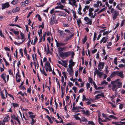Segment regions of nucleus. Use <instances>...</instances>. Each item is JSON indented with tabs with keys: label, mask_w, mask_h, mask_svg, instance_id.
<instances>
[{
	"label": "nucleus",
	"mask_w": 125,
	"mask_h": 125,
	"mask_svg": "<svg viewBox=\"0 0 125 125\" xmlns=\"http://www.w3.org/2000/svg\"><path fill=\"white\" fill-rule=\"evenodd\" d=\"M42 29H40V31H38V33L39 35V36H40V34H42Z\"/></svg>",
	"instance_id": "nucleus-48"
},
{
	"label": "nucleus",
	"mask_w": 125,
	"mask_h": 125,
	"mask_svg": "<svg viewBox=\"0 0 125 125\" xmlns=\"http://www.w3.org/2000/svg\"><path fill=\"white\" fill-rule=\"evenodd\" d=\"M107 82L105 80H104L101 82V84L102 85L104 84H107Z\"/></svg>",
	"instance_id": "nucleus-53"
},
{
	"label": "nucleus",
	"mask_w": 125,
	"mask_h": 125,
	"mask_svg": "<svg viewBox=\"0 0 125 125\" xmlns=\"http://www.w3.org/2000/svg\"><path fill=\"white\" fill-rule=\"evenodd\" d=\"M72 110H73L75 111L76 112H79L78 109V106H76L73 107Z\"/></svg>",
	"instance_id": "nucleus-29"
},
{
	"label": "nucleus",
	"mask_w": 125,
	"mask_h": 125,
	"mask_svg": "<svg viewBox=\"0 0 125 125\" xmlns=\"http://www.w3.org/2000/svg\"><path fill=\"white\" fill-rule=\"evenodd\" d=\"M88 15L89 17H91V18H93V13L92 12H89Z\"/></svg>",
	"instance_id": "nucleus-36"
},
{
	"label": "nucleus",
	"mask_w": 125,
	"mask_h": 125,
	"mask_svg": "<svg viewBox=\"0 0 125 125\" xmlns=\"http://www.w3.org/2000/svg\"><path fill=\"white\" fill-rule=\"evenodd\" d=\"M32 121L31 122V124L33 125V124L35 123V121L33 119H32Z\"/></svg>",
	"instance_id": "nucleus-61"
},
{
	"label": "nucleus",
	"mask_w": 125,
	"mask_h": 125,
	"mask_svg": "<svg viewBox=\"0 0 125 125\" xmlns=\"http://www.w3.org/2000/svg\"><path fill=\"white\" fill-rule=\"evenodd\" d=\"M90 7V6L88 5H86L85 6L84 8L83 9V11L85 12L86 10H88Z\"/></svg>",
	"instance_id": "nucleus-27"
},
{
	"label": "nucleus",
	"mask_w": 125,
	"mask_h": 125,
	"mask_svg": "<svg viewBox=\"0 0 125 125\" xmlns=\"http://www.w3.org/2000/svg\"><path fill=\"white\" fill-rule=\"evenodd\" d=\"M9 25L10 26H16L19 28H21V27L20 26L18 25H17L16 24H9Z\"/></svg>",
	"instance_id": "nucleus-33"
},
{
	"label": "nucleus",
	"mask_w": 125,
	"mask_h": 125,
	"mask_svg": "<svg viewBox=\"0 0 125 125\" xmlns=\"http://www.w3.org/2000/svg\"><path fill=\"white\" fill-rule=\"evenodd\" d=\"M6 75V74H4V73H2L0 76V77L1 78L3 79L5 82L6 83V81L5 80V76Z\"/></svg>",
	"instance_id": "nucleus-19"
},
{
	"label": "nucleus",
	"mask_w": 125,
	"mask_h": 125,
	"mask_svg": "<svg viewBox=\"0 0 125 125\" xmlns=\"http://www.w3.org/2000/svg\"><path fill=\"white\" fill-rule=\"evenodd\" d=\"M4 49L6 51H10V49L7 47H4Z\"/></svg>",
	"instance_id": "nucleus-58"
},
{
	"label": "nucleus",
	"mask_w": 125,
	"mask_h": 125,
	"mask_svg": "<svg viewBox=\"0 0 125 125\" xmlns=\"http://www.w3.org/2000/svg\"><path fill=\"white\" fill-rule=\"evenodd\" d=\"M40 40L39 42H42V40L43 39V36H42V35H41V36L40 35Z\"/></svg>",
	"instance_id": "nucleus-55"
},
{
	"label": "nucleus",
	"mask_w": 125,
	"mask_h": 125,
	"mask_svg": "<svg viewBox=\"0 0 125 125\" xmlns=\"http://www.w3.org/2000/svg\"><path fill=\"white\" fill-rule=\"evenodd\" d=\"M18 0H13L11 2V4L15 5L17 4L18 2Z\"/></svg>",
	"instance_id": "nucleus-26"
},
{
	"label": "nucleus",
	"mask_w": 125,
	"mask_h": 125,
	"mask_svg": "<svg viewBox=\"0 0 125 125\" xmlns=\"http://www.w3.org/2000/svg\"><path fill=\"white\" fill-rule=\"evenodd\" d=\"M100 71H98L97 69V73L96 74L98 75L100 78H101V76L103 75L104 74L103 73V72H100Z\"/></svg>",
	"instance_id": "nucleus-13"
},
{
	"label": "nucleus",
	"mask_w": 125,
	"mask_h": 125,
	"mask_svg": "<svg viewBox=\"0 0 125 125\" xmlns=\"http://www.w3.org/2000/svg\"><path fill=\"white\" fill-rule=\"evenodd\" d=\"M19 52L21 54V56L22 57L23 56V54L22 52V49H20L19 50Z\"/></svg>",
	"instance_id": "nucleus-43"
},
{
	"label": "nucleus",
	"mask_w": 125,
	"mask_h": 125,
	"mask_svg": "<svg viewBox=\"0 0 125 125\" xmlns=\"http://www.w3.org/2000/svg\"><path fill=\"white\" fill-rule=\"evenodd\" d=\"M84 21L86 22H87L86 23V24H89L90 25H91L92 24V19H90L87 17H86L84 18Z\"/></svg>",
	"instance_id": "nucleus-3"
},
{
	"label": "nucleus",
	"mask_w": 125,
	"mask_h": 125,
	"mask_svg": "<svg viewBox=\"0 0 125 125\" xmlns=\"http://www.w3.org/2000/svg\"><path fill=\"white\" fill-rule=\"evenodd\" d=\"M89 80L90 83L91 84L92 83L93 81L92 78H91L89 77Z\"/></svg>",
	"instance_id": "nucleus-52"
},
{
	"label": "nucleus",
	"mask_w": 125,
	"mask_h": 125,
	"mask_svg": "<svg viewBox=\"0 0 125 125\" xmlns=\"http://www.w3.org/2000/svg\"><path fill=\"white\" fill-rule=\"evenodd\" d=\"M94 10L93 8H90L89 10V12H92Z\"/></svg>",
	"instance_id": "nucleus-63"
},
{
	"label": "nucleus",
	"mask_w": 125,
	"mask_h": 125,
	"mask_svg": "<svg viewBox=\"0 0 125 125\" xmlns=\"http://www.w3.org/2000/svg\"><path fill=\"white\" fill-rule=\"evenodd\" d=\"M123 105L122 104H121L119 106V108L120 109H122L123 108Z\"/></svg>",
	"instance_id": "nucleus-64"
},
{
	"label": "nucleus",
	"mask_w": 125,
	"mask_h": 125,
	"mask_svg": "<svg viewBox=\"0 0 125 125\" xmlns=\"http://www.w3.org/2000/svg\"><path fill=\"white\" fill-rule=\"evenodd\" d=\"M95 99H98L101 97H104V95L103 93H102L100 94H98L95 96Z\"/></svg>",
	"instance_id": "nucleus-10"
},
{
	"label": "nucleus",
	"mask_w": 125,
	"mask_h": 125,
	"mask_svg": "<svg viewBox=\"0 0 125 125\" xmlns=\"http://www.w3.org/2000/svg\"><path fill=\"white\" fill-rule=\"evenodd\" d=\"M97 51V49H95L94 50H92V52L93 54L95 53Z\"/></svg>",
	"instance_id": "nucleus-54"
},
{
	"label": "nucleus",
	"mask_w": 125,
	"mask_h": 125,
	"mask_svg": "<svg viewBox=\"0 0 125 125\" xmlns=\"http://www.w3.org/2000/svg\"><path fill=\"white\" fill-rule=\"evenodd\" d=\"M53 15H52V17L51 18V21L50 22V23L51 24H54L55 21V17L54 16H53Z\"/></svg>",
	"instance_id": "nucleus-12"
},
{
	"label": "nucleus",
	"mask_w": 125,
	"mask_h": 125,
	"mask_svg": "<svg viewBox=\"0 0 125 125\" xmlns=\"http://www.w3.org/2000/svg\"><path fill=\"white\" fill-rule=\"evenodd\" d=\"M114 63L116 65H117V58H115L114 59Z\"/></svg>",
	"instance_id": "nucleus-40"
},
{
	"label": "nucleus",
	"mask_w": 125,
	"mask_h": 125,
	"mask_svg": "<svg viewBox=\"0 0 125 125\" xmlns=\"http://www.w3.org/2000/svg\"><path fill=\"white\" fill-rule=\"evenodd\" d=\"M10 117L9 115H7L6 117H5L3 120V121L4 123L8 122L9 121V119Z\"/></svg>",
	"instance_id": "nucleus-15"
},
{
	"label": "nucleus",
	"mask_w": 125,
	"mask_h": 125,
	"mask_svg": "<svg viewBox=\"0 0 125 125\" xmlns=\"http://www.w3.org/2000/svg\"><path fill=\"white\" fill-rule=\"evenodd\" d=\"M76 0H69V4L71 5L72 6H77V5H76Z\"/></svg>",
	"instance_id": "nucleus-6"
},
{
	"label": "nucleus",
	"mask_w": 125,
	"mask_h": 125,
	"mask_svg": "<svg viewBox=\"0 0 125 125\" xmlns=\"http://www.w3.org/2000/svg\"><path fill=\"white\" fill-rule=\"evenodd\" d=\"M88 123L86 124V125H95V124L94 122L92 121H88Z\"/></svg>",
	"instance_id": "nucleus-30"
},
{
	"label": "nucleus",
	"mask_w": 125,
	"mask_h": 125,
	"mask_svg": "<svg viewBox=\"0 0 125 125\" xmlns=\"http://www.w3.org/2000/svg\"><path fill=\"white\" fill-rule=\"evenodd\" d=\"M19 94H21L22 96L23 97L24 95V94H22V92L21 91H20L19 92H18L17 94V95H18Z\"/></svg>",
	"instance_id": "nucleus-56"
},
{
	"label": "nucleus",
	"mask_w": 125,
	"mask_h": 125,
	"mask_svg": "<svg viewBox=\"0 0 125 125\" xmlns=\"http://www.w3.org/2000/svg\"><path fill=\"white\" fill-rule=\"evenodd\" d=\"M12 104L13 107L14 108L18 107L19 106V104L17 103H12Z\"/></svg>",
	"instance_id": "nucleus-32"
},
{
	"label": "nucleus",
	"mask_w": 125,
	"mask_h": 125,
	"mask_svg": "<svg viewBox=\"0 0 125 125\" xmlns=\"http://www.w3.org/2000/svg\"><path fill=\"white\" fill-rule=\"evenodd\" d=\"M2 10H3L8 7L10 6V5L9 3L7 2L5 3L2 4Z\"/></svg>",
	"instance_id": "nucleus-9"
},
{
	"label": "nucleus",
	"mask_w": 125,
	"mask_h": 125,
	"mask_svg": "<svg viewBox=\"0 0 125 125\" xmlns=\"http://www.w3.org/2000/svg\"><path fill=\"white\" fill-rule=\"evenodd\" d=\"M73 16L74 17V19H75L76 18V15L75 13V12L73 10Z\"/></svg>",
	"instance_id": "nucleus-41"
},
{
	"label": "nucleus",
	"mask_w": 125,
	"mask_h": 125,
	"mask_svg": "<svg viewBox=\"0 0 125 125\" xmlns=\"http://www.w3.org/2000/svg\"><path fill=\"white\" fill-rule=\"evenodd\" d=\"M62 61L63 62V63H62V65L65 67H67V61L66 60L63 61L62 60Z\"/></svg>",
	"instance_id": "nucleus-17"
},
{
	"label": "nucleus",
	"mask_w": 125,
	"mask_h": 125,
	"mask_svg": "<svg viewBox=\"0 0 125 125\" xmlns=\"http://www.w3.org/2000/svg\"><path fill=\"white\" fill-rule=\"evenodd\" d=\"M113 13L112 14L113 15L112 18L114 20H115L117 16L118 15L119 13V11L116 10H115V12Z\"/></svg>",
	"instance_id": "nucleus-7"
},
{
	"label": "nucleus",
	"mask_w": 125,
	"mask_h": 125,
	"mask_svg": "<svg viewBox=\"0 0 125 125\" xmlns=\"http://www.w3.org/2000/svg\"><path fill=\"white\" fill-rule=\"evenodd\" d=\"M59 14L60 15L64 17H66V15L65 12H60V13Z\"/></svg>",
	"instance_id": "nucleus-28"
},
{
	"label": "nucleus",
	"mask_w": 125,
	"mask_h": 125,
	"mask_svg": "<svg viewBox=\"0 0 125 125\" xmlns=\"http://www.w3.org/2000/svg\"><path fill=\"white\" fill-rule=\"evenodd\" d=\"M58 32L60 33V36L62 37H63L65 35V33L63 31L58 30Z\"/></svg>",
	"instance_id": "nucleus-16"
},
{
	"label": "nucleus",
	"mask_w": 125,
	"mask_h": 125,
	"mask_svg": "<svg viewBox=\"0 0 125 125\" xmlns=\"http://www.w3.org/2000/svg\"><path fill=\"white\" fill-rule=\"evenodd\" d=\"M107 8L106 7H105L104 8L101 9L100 10V12H102L103 11H104L105 10V9Z\"/></svg>",
	"instance_id": "nucleus-49"
},
{
	"label": "nucleus",
	"mask_w": 125,
	"mask_h": 125,
	"mask_svg": "<svg viewBox=\"0 0 125 125\" xmlns=\"http://www.w3.org/2000/svg\"><path fill=\"white\" fill-rule=\"evenodd\" d=\"M15 34L18 35L19 34V32L18 31H16L14 30L13 32Z\"/></svg>",
	"instance_id": "nucleus-57"
},
{
	"label": "nucleus",
	"mask_w": 125,
	"mask_h": 125,
	"mask_svg": "<svg viewBox=\"0 0 125 125\" xmlns=\"http://www.w3.org/2000/svg\"><path fill=\"white\" fill-rule=\"evenodd\" d=\"M82 121L83 122L87 123L88 122V121L86 118L84 117H81Z\"/></svg>",
	"instance_id": "nucleus-25"
},
{
	"label": "nucleus",
	"mask_w": 125,
	"mask_h": 125,
	"mask_svg": "<svg viewBox=\"0 0 125 125\" xmlns=\"http://www.w3.org/2000/svg\"><path fill=\"white\" fill-rule=\"evenodd\" d=\"M58 52H59V54L60 55V56H61V54L62 53H63V52H62L63 51L62 48L60 47H59L57 48Z\"/></svg>",
	"instance_id": "nucleus-14"
},
{
	"label": "nucleus",
	"mask_w": 125,
	"mask_h": 125,
	"mask_svg": "<svg viewBox=\"0 0 125 125\" xmlns=\"http://www.w3.org/2000/svg\"><path fill=\"white\" fill-rule=\"evenodd\" d=\"M21 40L23 39L24 38V34L22 32L21 33Z\"/></svg>",
	"instance_id": "nucleus-47"
},
{
	"label": "nucleus",
	"mask_w": 125,
	"mask_h": 125,
	"mask_svg": "<svg viewBox=\"0 0 125 125\" xmlns=\"http://www.w3.org/2000/svg\"><path fill=\"white\" fill-rule=\"evenodd\" d=\"M69 63L70 64L68 66H69L70 67L72 68H73V67L74 66L75 63V62H73V60L72 59L69 60Z\"/></svg>",
	"instance_id": "nucleus-11"
},
{
	"label": "nucleus",
	"mask_w": 125,
	"mask_h": 125,
	"mask_svg": "<svg viewBox=\"0 0 125 125\" xmlns=\"http://www.w3.org/2000/svg\"><path fill=\"white\" fill-rule=\"evenodd\" d=\"M86 87L87 89H88L90 87V84L89 83H87L86 84Z\"/></svg>",
	"instance_id": "nucleus-42"
},
{
	"label": "nucleus",
	"mask_w": 125,
	"mask_h": 125,
	"mask_svg": "<svg viewBox=\"0 0 125 125\" xmlns=\"http://www.w3.org/2000/svg\"><path fill=\"white\" fill-rule=\"evenodd\" d=\"M116 75V71H114L110 75V76L111 78H112Z\"/></svg>",
	"instance_id": "nucleus-21"
},
{
	"label": "nucleus",
	"mask_w": 125,
	"mask_h": 125,
	"mask_svg": "<svg viewBox=\"0 0 125 125\" xmlns=\"http://www.w3.org/2000/svg\"><path fill=\"white\" fill-rule=\"evenodd\" d=\"M71 53V51H68L62 53L60 57L63 59H64L70 56Z\"/></svg>",
	"instance_id": "nucleus-2"
},
{
	"label": "nucleus",
	"mask_w": 125,
	"mask_h": 125,
	"mask_svg": "<svg viewBox=\"0 0 125 125\" xmlns=\"http://www.w3.org/2000/svg\"><path fill=\"white\" fill-rule=\"evenodd\" d=\"M48 108L49 109V110L51 111H52L53 112H54V109L52 107H50V106H48Z\"/></svg>",
	"instance_id": "nucleus-50"
},
{
	"label": "nucleus",
	"mask_w": 125,
	"mask_h": 125,
	"mask_svg": "<svg viewBox=\"0 0 125 125\" xmlns=\"http://www.w3.org/2000/svg\"><path fill=\"white\" fill-rule=\"evenodd\" d=\"M111 84H112V90L115 91V94H117V90L118 88H120L122 86V83L120 82H111Z\"/></svg>",
	"instance_id": "nucleus-1"
},
{
	"label": "nucleus",
	"mask_w": 125,
	"mask_h": 125,
	"mask_svg": "<svg viewBox=\"0 0 125 125\" xmlns=\"http://www.w3.org/2000/svg\"><path fill=\"white\" fill-rule=\"evenodd\" d=\"M47 34V32H45L44 34H43V41H44L45 39V37L46 35Z\"/></svg>",
	"instance_id": "nucleus-46"
},
{
	"label": "nucleus",
	"mask_w": 125,
	"mask_h": 125,
	"mask_svg": "<svg viewBox=\"0 0 125 125\" xmlns=\"http://www.w3.org/2000/svg\"><path fill=\"white\" fill-rule=\"evenodd\" d=\"M84 114L86 115H89L90 113L89 111L88 110H86V111L85 112Z\"/></svg>",
	"instance_id": "nucleus-51"
},
{
	"label": "nucleus",
	"mask_w": 125,
	"mask_h": 125,
	"mask_svg": "<svg viewBox=\"0 0 125 125\" xmlns=\"http://www.w3.org/2000/svg\"><path fill=\"white\" fill-rule=\"evenodd\" d=\"M40 71L41 72L42 74H44V75L45 76H46L47 75V74L46 73L45 71L43 70V69L42 70L41 69V68H40Z\"/></svg>",
	"instance_id": "nucleus-31"
},
{
	"label": "nucleus",
	"mask_w": 125,
	"mask_h": 125,
	"mask_svg": "<svg viewBox=\"0 0 125 125\" xmlns=\"http://www.w3.org/2000/svg\"><path fill=\"white\" fill-rule=\"evenodd\" d=\"M108 104H110L113 108H115L116 107V106L113 103L110 102H109L108 103Z\"/></svg>",
	"instance_id": "nucleus-45"
},
{
	"label": "nucleus",
	"mask_w": 125,
	"mask_h": 125,
	"mask_svg": "<svg viewBox=\"0 0 125 125\" xmlns=\"http://www.w3.org/2000/svg\"><path fill=\"white\" fill-rule=\"evenodd\" d=\"M64 45V43L63 42H59L58 44L56 46L57 48L60 47V46H62Z\"/></svg>",
	"instance_id": "nucleus-22"
},
{
	"label": "nucleus",
	"mask_w": 125,
	"mask_h": 125,
	"mask_svg": "<svg viewBox=\"0 0 125 125\" xmlns=\"http://www.w3.org/2000/svg\"><path fill=\"white\" fill-rule=\"evenodd\" d=\"M73 35H71L69 37L67 36L65 40V41H67L68 40H70L71 38L73 37Z\"/></svg>",
	"instance_id": "nucleus-24"
},
{
	"label": "nucleus",
	"mask_w": 125,
	"mask_h": 125,
	"mask_svg": "<svg viewBox=\"0 0 125 125\" xmlns=\"http://www.w3.org/2000/svg\"><path fill=\"white\" fill-rule=\"evenodd\" d=\"M105 5L108 8V9L110 10L111 9H112V5H111L110 6L108 4V2H105Z\"/></svg>",
	"instance_id": "nucleus-20"
},
{
	"label": "nucleus",
	"mask_w": 125,
	"mask_h": 125,
	"mask_svg": "<svg viewBox=\"0 0 125 125\" xmlns=\"http://www.w3.org/2000/svg\"><path fill=\"white\" fill-rule=\"evenodd\" d=\"M16 81L18 82H20L21 80V78H18L17 76H16Z\"/></svg>",
	"instance_id": "nucleus-39"
},
{
	"label": "nucleus",
	"mask_w": 125,
	"mask_h": 125,
	"mask_svg": "<svg viewBox=\"0 0 125 125\" xmlns=\"http://www.w3.org/2000/svg\"><path fill=\"white\" fill-rule=\"evenodd\" d=\"M51 66L50 63L49 62H47L45 64V66L46 68H49Z\"/></svg>",
	"instance_id": "nucleus-23"
},
{
	"label": "nucleus",
	"mask_w": 125,
	"mask_h": 125,
	"mask_svg": "<svg viewBox=\"0 0 125 125\" xmlns=\"http://www.w3.org/2000/svg\"><path fill=\"white\" fill-rule=\"evenodd\" d=\"M18 115L17 117H16L14 119H15L16 121H17L18 122V123L19 124H20L21 123L20 121H19V118H18Z\"/></svg>",
	"instance_id": "nucleus-35"
},
{
	"label": "nucleus",
	"mask_w": 125,
	"mask_h": 125,
	"mask_svg": "<svg viewBox=\"0 0 125 125\" xmlns=\"http://www.w3.org/2000/svg\"><path fill=\"white\" fill-rule=\"evenodd\" d=\"M68 67H69L67 69V71L69 73L70 75L72 76L73 74V68L70 67L69 66H68Z\"/></svg>",
	"instance_id": "nucleus-5"
},
{
	"label": "nucleus",
	"mask_w": 125,
	"mask_h": 125,
	"mask_svg": "<svg viewBox=\"0 0 125 125\" xmlns=\"http://www.w3.org/2000/svg\"><path fill=\"white\" fill-rule=\"evenodd\" d=\"M81 18L78 19H76V20L77 21V24L78 26L80 27V24L82 23V21H81Z\"/></svg>",
	"instance_id": "nucleus-18"
},
{
	"label": "nucleus",
	"mask_w": 125,
	"mask_h": 125,
	"mask_svg": "<svg viewBox=\"0 0 125 125\" xmlns=\"http://www.w3.org/2000/svg\"><path fill=\"white\" fill-rule=\"evenodd\" d=\"M116 75H117L118 76H119L122 78L124 77V74L123 72L122 71L120 72L117 71H116Z\"/></svg>",
	"instance_id": "nucleus-8"
},
{
	"label": "nucleus",
	"mask_w": 125,
	"mask_h": 125,
	"mask_svg": "<svg viewBox=\"0 0 125 125\" xmlns=\"http://www.w3.org/2000/svg\"><path fill=\"white\" fill-rule=\"evenodd\" d=\"M86 98L85 96L84 95H83V101L86 100Z\"/></svg>",
	"instance_id": "nucleus-59"
},
{
	"label": "nucleus",
	"mask_w": 125,
	"mask_h": 125,
	"mask_svg": "<svg viewBox=\"0 0 125 125\" xmlns=\"http://www.w3.org/2000/svg\"><path fill=\"white\" fill-rule=\"evenodd\" d=\"M97 35V33L96 32H94V33L93 41L94 42L96 39V37Z\"/></svg>",
	"instance_id": "nucleus-38"
},
{
	"label": "nucleus",
	"mask_w": 125,
	"mask_h": 125,
	"mask_svg": "<svg viewBox=\"0 0 125 125\" xmlns=\"http://www.w3.org/2000/svg\"><path fill=\"white\" fill-rule=\"evenodd\" d=\"M32 59H33V60L34 61V63L35 65V67H36V65L35 64L36 63H35V62L36 61L37 58L36 57L35 58V60H34V59H34V54H33L32 55Z\"/></svg>",
	"instance_id": "nucleus-34"
},
{
	"label": "nucleus",
	"mask_w": 125,
	"mask_h": 125,
	"mask_svg": "<svg viewBox=\"0 0 125 125\" xmlns=\"http://www.w3.org/2000/svg\"><path fill=\"white\" fill-rule=\"evenodd\" d=\"M104 65V63L103 62H99L98 65V69L99 71H101L103 69Z\"/></svg>",
	"instance_id": "nucleus-4"
},
{
	"label": "nucleus",
	"mask_w": 125,
	"mask_h": 125,
	"mask_svg": "<svg viewBox=\"0 0 125 125\" xmlns=\"http://www.w3.org/2000/svg\"><path fill=\"white\" fill-rule=\"evenodd\" d=\"M113 124H115L116 125H119V122H112Z\"/></svg>",
	"instance_id": "nucleus-62"
},
{
	"label": "nucleus",
	"mask_w": 125,
	"mask_h": 125,
	"mask_svg": "<svg viewBox=\"0 0 125 125\" xmlns=\"http://www.w3.org/2000/svg\"><path fill=\"white\" fill-rule=\"evenodd\" d=\"M87 40V38L86 36H85L84 38L83 39L82 42L83 44H84L86 42Z\"/></svg>",
	"instance_id": "nucleus-37"
},
{
	"label": "nucleus",
	"mask_w": 125,
	"mask_h": 125,
	"mask_svg": "<svg viewBox=\"0 0 125 125\" xmlns=\"http://www.w3.org/2000/svg\"><path fill=\"white\" fill-rule=\"evenodd\" d=\"M110 10V11L112 13H113L115 12V9H114L112 8Z\"/></svg>",
	"instance_id": "nucleus-60"
},
{
	"label": "nucleus",
	"mask_w": 125,
	"mask_h": 125,
	"mask_svg": "<svg viewBox=\"0 0 125 125\" xmlns=\"http://www.w3.org/2000/svg\"><path fill=\"white\" fill-rule=\"evenodd\" d=\"M74 117L76 120H81L80 118L78 116H77L76 115H74Z\"/></svg>",
	"instance_id": "nucleus-44"
}]
</instances>
